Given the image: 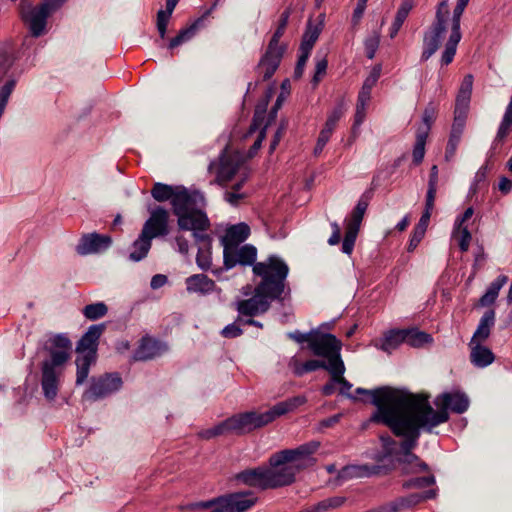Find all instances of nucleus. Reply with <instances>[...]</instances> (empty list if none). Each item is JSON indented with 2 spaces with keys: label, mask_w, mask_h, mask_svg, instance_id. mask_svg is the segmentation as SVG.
<instances>
[{
  "label": "nucleus",
  "mask_w": 512,
  "mask_h": 512,
  "mask_svg": "<svg viewBox=\"0 0 512 512\" xmlns=\"http://www.w3.org/2000/svg\"><path fill=\"white\" fill-rule=\"evenodd\" d=\"M373 420L375 423L388 426L396 436L404 437L400 444L401 453L393 459L389 446L395 445V442L389 436L381 437L388 453L381 457L378 463L346 465L338 472L336 480L385 476L396 467V463L403 473L417 475L412 480H435V474L425 462L412 453V450L417 446L421 429L432 432L433 428L447 422L445 412L434 413L428 396L412 394L405 404L397 407L392 413L382 410L373 417Z\"/></svg>",
  "instance_id": "obj_1"
},
{
  "label": "nucleus",
  "mask_w": 512,
  "mask_h": 512,
  "mask_svg": "<svg viewBox=\"0 0 512 512\" xmlns=\"http://www.w3.org/2000/svg\"><path fill=\"white\" fill-rule=\"evenodd\" d=\"M320 442L312 440L296 448L284 449L269 457V466H258L237 473L234 480H294L295 475L316 463Z\"/></svg>",
  "instance_id": "obj_2"
},
{
  "label": "nucleus",
  "mask_w": 512,
  "mask_h": 512,
  "mask_svg": "<svg viewBox=\"0 0 512 512\" xmlns=\"http://www.w3.org/2000/svg\"><path fill=\"white\" fill-rule=\"evenodd\" d=\"M206 199L202 192L176 187V195L172 201V211L177 216L180 230H209L210 220L204 212Z\"/></svg>",
  "instance_id": "obj_3"
},
{
  "label": "nucleus",
  "mask_w": 512,
  "mask_h": 512,
  "mask_svg": "<svg viewBox=\"0 0 512 512\" xmlns=\"http://www.w3.org/2000/svg\"><path fill=\"white\" fill-rule=\"evenodd\" d=\"M253 273L261 278L256 285L260 291L272 300L283 303L291 294L287 283L289 266L278 255H270L265 261L253 265Z\"/></svg>",
  "instance_id": "obj_4"
},
{
  "label": "nucleus",
  "mask_w": 512,
  "mask_h": 512,
  "mask_svg": "<svg viewBox=\"0 0 512 512\" xmlns=\"http://www.w3.org/2000/svg\"><path fill=\"white\" fill-rule=\"evenodd\" d=\"M289 17V9L281 13L277 28L268 43L265 53L259 60L257 72L262 76L263 81L269 80L274 75L287 49V45L280 43V39L285 33Z\"/></svg>",
  "instance_id": "obj_5"
},
{
  "label": "nucleus",
  "mask_w": 512,
  "mask_h": 512,
  "mask_svg": "<svg viewBox=\"0 0 512 512\" xmlns=\"http://www.w3.org/2000/svg\"><path fill=\"white\" fill-rule=\"evenodd\" d=\"M257 502V498L251 492L230 493L212 498L207 501L193 502L186 505L185 509L194 511L209 509V512H246Z\"/></svg>",
  "instance_id": "obj_6"
},
{
  "label": "nucleus",
  "mask_w": 512,
  "mask_h": 512,
  "mask_svg": "<svg viewBox=\"0 0 512 512\" xmlns=\"http://www.w3.org/2000/svg\"><path fill=\"white\" fill-rule=\"evenodd\" d=\"M341 348V341L331 333L315 332L309 339L308 349L313 355L325 358L326 364L333 374L345 372V365L340 354Z\"/></svg>",
  "instance_id": "obj_7"
},
{
  "label": "nucleus",
  "mask_w": 512,
  "mask_h": 512,
  "mask_svg": "<svg viewBox=\"0 0 512 512\" xmlns=\"http://www.w3.org/2000/svg\"><path fill=\"white\" fill-rule=\"evenodd\" d=\"M354 395L357 397L358 395H367L370 397L368 402L376 406L375 412L370 417V421L374 422L373 417L376 416L378 412L384 410L392 413L397 407L405 404L407 398L412 395V393L404 389L384 386L372 390L359 387L355 390Z\"/></svg>",
  "instance_id": "obj_8"
},
{
  "label": "nucleus",
  "mask_w": 512,
  "mask_h": 512,
  "mask_svg": "<svg viewBox=\"0 0 512 512\" xmlns=\"http://www.w3.org/2000/svg\"><path fill=\"white\" fill-rule=\"evenodd\" d=\"M449 0H441L435 11V20L424 33L423 36V51L421 54V61L425 62L430 59L440 47L444 33L446 31V17L449 13L448 10Z\"/></svg>",
  "instance_id": "obj_9"
},
{
  "label": "nucleus",
  "mask_w": 512,
  "mask_h": 512,
  "mask_svg": "<svg viewBox=\"0 0 512 512\" xmlns=\"http://www.w3.org/2000/svg\"><path fill=\"white\" fill-rule=\"evenodd\" d=\"M122 386L123 380L118 372L104 373L90 379L82 399L88 402L103 400L120 391Z\"/></svg>",
  "instance_id": "obj_10"
},
{
  "label": "nucleus",
  "mask_w": 512,
  "mask_h": 512,
  "mask_svg": "<svg viewBox=\"0 0 512 512\" xmlns=\"http://www.w3.org/2000/svg\"><path fill=\"white\" fill-rule=\"evenodd\" d=\"M66 363L64 353H54L53 359L42 363L41 387L47 400H54L57 396L63 365Z\"/></svg>",
  "instance_id": "obj_11"
},
{
  "label": "nucleus",
  "mask_w": 512,
  "mask_h": 512,
  "mask_svg": "<svg viewBox=\"0 0 512 512\" xmlns=\"http://www.w3.org/2000/svg\"><path fill=\"white\" fill-rule=\"evenodd\" d=\"M368 205L369 197L363 194L358 200L350 217L346 220V231L341 247V251L344 254L350 255L353 252L360 225Z\"/></svg>",
  "instance_id": "obj_12"
},
{
  "label": "nucleus",
  "mask_w": 512,
  "mask_h": 512,
  "mask_svg": "<svg viewBox=\"0 0 512 512\" xmlns=\"http://www.w3.org/2000/svg\"><path fill=\"white\" fill-rule=\"evenodd\" d=\"M18 10L21 20L33 37L38 38L46 33L47 20L50 16L39 5L34 6L29 0H21Z\"/></svg>",
  "instance_id": "obj_13"
},
{
  "label": "nucleus",
  "mask_w": 512,
  "mask_h": 512,
  "mask_svg": "<svg viewBox=\"0 0 512 512\" xmlns=\"http://www.w3.org/2000/svg\"><path fill=\"white\" fill-rule=\"evenodd\" d=\"M257 249L250 244L223 248V270L228 271L236 265L252 266L257 263Z\"/></svg>",
  "instance_id": "obj_14"
},
{
  "label": "nucleus",
  "mask_w": 512,
  "mask_h": 512,
  "mask_svg": "<svg viewBox=\"0 0 512 512\" xmlns=\"http://www.w3.org/2000/svg\"><path fill=\"white\" fill-rule=\"evenodd\" d=\"M437 495L436 489H428L421 493H412L408 496L398 497L390 502L376 506L378 512H401L405 509H412L419 503L433 499Z\"/></svg>",
  "instance_id": "obj_15"
},
{
  "label": "nucleus",
  "mask_w": 512,
  "mask_h": 512,
  "mask_svg": "<svg viewBox=\"0 0 512 512\" xmlns=\"http://www.w3.org/2000/svg\"><path fill=\"white\" fill-rule=\"evenodd\" d=\"M469 404V398L464 392H444L438 395L435 399V405L439 407V410H434V413L445 412L448 420V410H451L452 412L457 414H462L468 410Z\"/></svg>",
  "instance_id": "obj_16"
},
{
  "label": "nucleus",
  "mask_w": 512,
  "mask_h": 512,
  "mask_svg": "<svg viewBox=\"0 0 512 512\" xmlns=\"http://www.w3.org/2000/svg\"><path fill=\"white\" fill-rule=\"evenodd\" d=\"M272 301L273 300L270 299L268 295L255 287L254 295L251 298L239 300L236 302V310L238 311L240 317H254L267 312Z\"/></svg>",
  "instance_id": "obj_17"
},
{
  "label": "nucleus",
  "mask_w": 512,
  "mask_h": 512,
  "mask_svg": "<svg viewBox=\"0 0 512 512\" xmlns=\"http://www.w3.org/2000/svg\"><path fill=\"white\" fill-rule=\"evenodd\" d=\"M169 214L163 207H156L150 213V217L145 221L142 232L151 239L166 236L168 234Z\"/></svg>",
  "instance_id": "obj_18"
},
{
  "label": "nucleus",
  "mask_w": 512,
  "mask_h": 512,
  "mask_svg": "<svg viewBox=\"0 0 512 512\" xmlns=\"http://www.w3.org/2000/svg\"><path fill=\"white\" fill-rule=\"evenodd\" d=\"M208 230H193L192 235L196 245L198 246V252L196 255V264L203 270L207 271L210 269L212 264L211 247L212 237L207 233Z\"/></svg>",
  "instance_id": "obj_19"
},
{
  "label": "nucleus",
  "mask_w": 512,
  "mask_h": 512,
  "mask_svg": "<svg viewBox=\"0 0 512 512\" xmlns=\"http://www.w3.org/2000/svg\"><path fill=\"white\" fill-rule=\"evenodd\" d=\"M112 243V239L107 235L90 233L83 235L76 246V252L79 255H89L100 253L107 250Z\"/></svg>",
  "instance_id": "obj_20"
},
{
  "label": "nucleus",
  "mask_w": 512,
  "mask_h": 512,
  "mask_svg": "<svg viewBox=\"0 0 512 512\" xmlns=\"http://www.w3.org/2000/svg\"><path fill=\"white\" fill-rule=\"evenodd\" d=\"M233 433L244 434L265 426L262 413L254 411L244 412L229 418Z\"/></svg>",
  "instance_id": "obj_21"
},
{
  "label": "nucleus",
  "mask_w": 512,
  "mask_h": 512,
  "mask_svg": "<svg viewBox=\"0 0 512 512\" xmlns=\"http://www.w3.org/2000/svg\"><path fill=\"white\" fill-rule=\"evenodd\" d=\"M168 350L166 343L156 340L152 337H143L141 342L133 354V359L136 361L151 360L155 357L161 356Z\"/></svg>",
  "instance_id": "obj_22"
},
{
  "label": "nucleus",
  "mask_w": 512,
  "mask_h": 512,
  "mask_svg": "<svg viewBox=\"0 0 512 512\" xmlns=\"http://www.w3.org/2000/svg\"><path fill=\"white\" fill-rule=\"evenodd\" d=\"M462 38L461 34V17L453 15L451 19V32L448 41L445 44L444 50L441 55V65H449L456 54L457 46Z\"/></svg>",
  "instance_id": "obj_23"
},
{
  "label": "nucleus",
  "mask_w": 512,
  "mask_h": 512,
  "mask_svg": "<svg viewBox=\"0 0 512 512\" xmlns=\"http://www.w3.org/2000/svg\"><path fill=\"white\" fill-rule=\"evenodd\" d=\"M186 290L190 294L200 296L210 295L214 292H221L216 283L206 274H193L185 279Z\"/></svg>",
  "instance_id": "obj_24"
},
{
  "label": "nucleus",
  "mask_w": 512,
  "mask_h": 512,
  "mask_svg": "<svg viewBox=\"0 0 512 512\" xmlns=\"http://www.w3.org/2000/svg\"><path fill=\"white\" fill-rule=\"evenodd\" d=\"M307 398L303 395L294 396L284 401L276 403L272 408L262 413L265 424L273 422L276 418L294 411L299 406L305 404Z\"/></svg>",
  "instance_id": "obj_25"
},
{
  "label": "nucleus",
  "mask_w": 512,
  "mask_h": 512,
  "mask_svg": "<svg viewBox=\"0 0 512 512\" xmlns=\"http://www.w3.org/2000/svg\"><path fill=\"white\" fill-rule=\"evenodd\" d=\"M104 324L91 325L80 338L76 351L78 354L93 355L96 357L98 340L104 331Z\"/></svg>",
  "instance_id": "obj_26"
},
{
  "label": "nucleus",
  "mask_w": 512,
  "mask_h": 512,
  "mask_svg": "<svg viewBox=\"0 0 512 512\" xmlns=\"http://www.w3.org/2000/svg\"><path fill=\"white\" fill-rule=\"evenodd\" d=\"M250 235V227L248 224L244 222H240L235 225H231L227 228L225 235L222 237L221 242L223 248L225 246H235L240 245L244 242Z\"/></svg>",
  "instance_id": "obj_27"
},
{
  "label": "nucleus",
  "mask_w": 512,
  "mask_h": 512,
  "mask_svg": "<svg viewBox=\"0 0 512 512\" xmlns=\"http://www.w3.org/2000/svg\"><path fill=\"white\" fill-rule=\"evenodd\" d=\"M495 325V311L493 309L487 310L480 318L478 326L470 340L469 345L474 343L484 342L491 333V329Z\"/></svg>",
  "instance_id": "obj_28"
},
{
  "label": "nucleus",
  "mask_w": 512,
  "mask_h": 512,
  "mask_svg": "<svg viewBox=\"0 0 512 512\" xmlns=\"http://www.w3.org/2000/svg\"><path fill=\"white\" fill-rule=\"evenodd\" d=\"M473 76L467 74L464 76L458 90L454 111L468 112L473 88Z\"/></svg>",
  "instance_id": "obj_29"
},
{
  "label": "nucleus",
  "mask_w": 512,
  "mask_h": 512,
  "mask_svg": "<svg viewBox=\"0 0 512 512\" xmlns=\"http://www.w3.org/2000/svg\"><path fill=\"white\" fill-rule=\"evenodd\" d=\"M239 168V161L236 157L228 156L225 153L220 155V165L217 171V181L226 184L236 174Z\"/></svg>",
  "instance_id": "obj_30"
},
{
  "label": "nucleus",
  "mask_w": 512,
  "mask_h": 512,
  "mask_svg": "<svg viewBox=\"0 0 512 512\" xmlns=\"http://www.w3.org/2000/svg\"><path fill=\"white\" fill-rule=\"evenodd\" d=\"M469 346L471 348L470 359L475 367L485 368L494 362L495 355L482 343H474Z\"/></svg>",
  "instance_id": "obj_31"
},
{
  "label": "nucleus",
  "mask_w": 512,
  "mask_h": 512,
  "mask_svg": "<svg viewBox=\"0 0 512 512\" xmlns=\"http://www.w3.org/2000/svg\"><path fill=\"white\" fill-rule=\"evenodd\" d=\"M402 343H405L404 329H391L384 333L377 347L390 354Z\"/></svg>",
  "instance_id": "obj_32"
},
{
  "label": "nucleus",
  "mask_w": 512,
  "mask_h": 512,
  "mask_svg": "<svg viewBox=\"0 0 512 512\" xmlns=\"http://www.w3.org/2000/svg\"><path fill=\"white\" fill-rule=\"evenodd\" d=\"M321 31V24H312L309 22L302 36L299 52L310 54L317 39L319 38Z\"/></svg>",
  "instance_id": "obj_33"
},
{
  "label": "nucleus",
  "mask_w": 512,
  "mask_h": 512,
  "mask_svg": "<svg viewBox=\"0 0 512 512\" xmlns=\"http://www.w3.org/2000/svg\"><path fill=\"white\" fill-rule=\"evenodd\" d=\"M151 241L152 239L148 237V235H144L141 231L138 238L132 244V251L129 254V259L134 262L143 260L151 248Z\"/></svg>",
  "instance_id": "obj_34"
},
{
  "label": "nucleus",
  "mask_w": 512,
  "mask_h": 512,
  "mask_svg": "<svg viewBox=\"0 0 512 512\" xmlns=\"http://www.w3.org/2000/svg\"><path fill=\"white\" fill-rule=\"evenodd\" d=\"M405 343L413 348H420L433 342L430 334L420 331L418 328L404 329Z\"/></svg>",
  "instance_id": "obj_35"
},
{
  "label": "nucleus",
  "mask_w": 512,
  "mask_h": 512,
  "mask_svg": "<svg viewBox=\"0 0 512 512\" xmlns=\"http://www.w3.org/2000/svg\"><path fill=\"white\" fill-rule=\"evenodd\" d=\"M96 361V357L93 355L78 354L75 360L77 371H76V385H82L86 382L90 367Z\"/></svg>",
  "instance_id": "obj_36"
},
{
  "label": "nucleus",
  "mask_w": 512,
  "mask_h": 512,
  "mask_svg": "<svg viewBox=\"0 0 512 512\" xmlns=\"http://www.w3.org/2000/svg\"><path fill=\"white\" fill-rule=\"evenodd\" d=\"M508 277L505 275H499L494 281L490 283L486 292L482 295L479 302L481 306H489L493 304L502 287L507 283Z\"/></svg>",
  "instance_id": "obj_37"
},
{
  "label": "nucleus",
  "mask_w": 512,
  "mask_h": 512,
  "mask_svg": "<svg viewBox=\"0 0 512 512\" xmlns=\"http://www.w3.org/2000/svg\"><path fill=\"white\" fill-rule=\"evenodd\" d=\"M179 0H166V9L157 12V30L161 39L166 36L167 25Z\"/></svg>",
  "instance_id": "obj_38"
},
{
  "label": "nucleus",
  "mask_w": 512,
  "mask_h": 512,
  "mask_svg": "<svg viewBox=\"0 0 512 512\" xmlns=\"http://www.w3.org/2000/svg\"><path fill=\"white\" fill-rule=\"evenodd\" d=\"M201 21H202L201 19H198L190 26L181 29L179 31V33L174 38H172L170 40V42L168 44V48L174 49V48L182 45L183 43L191 40L195 36L196 31H197L198 26L201 23Z\"/></svg>",
  "instance_id": "obj_39"
},
{
  "label": "nucleus",
  "mask_w": 512,
  "mask_h": 512,
  "mask_svg": "<svg viewBox=\"0 0 512 512\" xmlns=\"http://www.w3.org/2000/svg\"><path fill=\"white\" fill-rule=\"evenodd\" d=\"M381 75V66L375 65L368 77L364 80L361 90L359 91L358 97L363 98V100L371 99V91L373 87L376 85Z\"/></svg>",
  "instance_id": "obj_40"
},
{
  "label": "nucleus",
  "mask_w": 512,
  "mask_h": 512,
  "mask_svg": "<svg viewBox=\"0 0 512 512\" xmlns=\"http://www.w3.org/2000/svg\"><path fill=\"white\" fill-rule=\"evenodd\" d=\"M151 195L158 202L170 200L172 203L173 197L176 195V187L157 182L151 190Z\"/></svg>",
  "instance_id": "obj_41"
},
{
  "label": "nucleus",
  "mask_w": 512,
  "mask_h": 512,
  "mask_svg": "<svg viewBox=\"0 0 512 512\" xmlns=\"http://www.w3.org/2000/svg\"><path fill=\"white\" fill-rule=\"evenodd\" d=\"M50 358L53 359L54 353H64L66 361L69 359V350L71 348V342L66 335L58 334L51 339Z\"/></svg>",
  "instance_id": "obj_42"
},
{
  "label": "nucleus",
  "mask_w": 512,
  "mask_h": 512,
  "mask_svg": "<svg viewBox=\"0 0 512 512\" xmlns=\"http://www.w3.org/2000/svg\"><path fill=\"white\" fill-rule=\"evenodd\" d=\"M108 312V307L104 302H95L86 305L82 309V314L88 320L95 321L104 317Z\"/></svg>",
  "instance_id": "obj_43"
},
{
  "label": "nucleus",
  "mask_w": 512,
  "mask_h": 512,
  "mask_svg": "<svg viewBox=\"0 0 512 512\" xmlns=\"http://www.w3.org/2000/svg\"><path fill=\"white\" fill-rule=\"evenodd\" d=\"M17 60L16 52L12 49L0 50V81L7 75Z\"/></svg>",
  "instance_id": "obj_44"
},
{
  "label": "nucleus",
  "mask_w": 512,
  "mask_h": 512,
  "mask_svg": "<svg viewBox=\"0 0 512 512\" xmlns=\"http://www.w3.org/2000/svg\"><path fill=\"white\" fill-rule=\"evenodd\" d=\"M427 130L426 131H417L416 133V141L413 147V162L417 165L423 161L425 155V144L427 140Z\"/></svg>",
  "instance_id": "obj_45"
},
{
  "label": "nucleus",
  "mask_w": 512,
  "mask_h": 512,
  "mask_svg": "<svg viewBox=\"0 0 512 512\" xmlns=\"http://www.w3.org/2000/svg\"><path fill=\"white\" fill-rule=\"evenodd\" d=\"M16 86L15 79H9L0 87V119L2 118L9 98Z\"/></svg>",
  "instance_id": "obj_46"
},
{
  "label": "nucleus",
  "mask_w": 512,
  "mask_h": 512,
  "mask_svg": "<svg viewBox=\"0 0 512 512\" xmlns=\"http://www.w3.org/2000/svg\"><path fill=\"white\" fill-rule=\"evenodd\" d=\"M511 125H512V122L507 121L502 118L501 123L497 130L496 136L492 142L491 150L496 151L498 149V147L502 144V142L505 140V138L509 134Z\"/></svg>",
  "instance_id": "obj_47"
},
{
  "label": "nucleus",
  "mask_w": 512,
  "mask_h": 512,
  "mask_svg": "<svg viewBox=\"0 0 512 512\" xmlns=\"http://www.w3.org/2000/svg\"><path fill=\"white\" fill-rule=\"evenodd\" d=\"M370 100H363V98H357L356 111L354 115L353 132L358 129L366 118V109Z\"/></svg>",
  "instance_id": "obj_48"
},
{
  "label": "nucleus",
  "mask_w": 512,
  "mask_h": 512,
  "mask_svg": "<svg viewBox=\"0 0 512 512\" xmlns=\"http://www.w3.org/2000/svg\"><path fill=\"white\" fill-rule=\"evenodd\" d=\"M346 500L347 498L344 496H334L318 502L317 506L320 512H327L330 509L341 507Z\"/></svg>",
  "instance_id": "obj_49"
},
{
  "label": "nucleus",
  "mask_w": 512,
  "mask_h": 512,
  "mask_svg": "<svg viewBox=\"0 0 512 512\" xmlns=\"http://www.w3.org/2000/svg\"><path fill=\"white\" fill-rule=\"evenodd\" d=\"M241 325H244L243 319L240 316H238L237 319L235 320V322L226 325L222 329L221 335L224 338H236V337L242 335V333H243Z\"/></svg>",
  "instance_id": "obj_50"
},
{
  "label": "nucleus",
  "mask_w": 512,
  "mask_h": 512,
  "mask_svg": "<svg viewBox=\"0 0 512 512\" xmlns=\"http://www.w3.org/2000/svg\"><path fill=\"white\" fill-rule=\"evenodd\" d=\"M452 237L456 239L459 249L462 252L468 251L470 242L472 240V235L468 227L459 228L458 233H456V235L452 234Z\"/></svg>",
  "instance_id": "obj_51"
},
{
  "label": "nucleus",
  "mask_w": 512,
  "mask_h": 512,
  "mask_svg": "<svg viewBox=\"0 0 512 512\" xmlns=\"http://www.w3.org/2000/svg\"><path fill=\"white\" fill-rule=\"evenodd\" d=\"M414 7V0H403L396 12L394 22L403 25Z\"/></svg>",
  "instance_id": "obj_52"
},
{
  "label": "nucleus",
  "mask_w": 512,
  "mask_h": 512,
  "mask_svg": "<svg viewBox=\"0 0 512 512\" xmlns=\"http://www.w3.org/2000/svg\"><path fill=\"white\" fill-rule=\"evenodd\" d=\"M379 43L380 37L378 34L371 35L365 39L364 47L368 59H373L375 57L376 51L379 47Z\"/></svg>",
  "instance_id": "obj_53"
},
{
  "label": "nucleus",
  "mask_w": 512,
  "mask_h": 512,
  "mask_svg": "<svg viewBox=\"0 0 512 512\" xmlns=\"http://www.w3.org/2000/svg\"><path fill=\"white\" fill-rule=\"evenodd\" d=\"M435 114V108L432 105L427 106L422 115L423 126L420 127L417 131H426L427 129L428 135L431 129V125L435 119Z\"/></svg>",
  "instance_id": "obj_54"
},
{
  "label": "nucleus",
  "mask_w": 512,
  "mask_h": 512,
  "mask_svg": "<svg viewBox=\"0 0 512 512\" xmlns=\"http://www.w3.org/2000/svg\"><path fill=\"white\" fill-rule=\"evenodd\" d=\"M468 112L454 111V120L451 131L463 134Z\"/></svg>",
  "instance_id": "obj_55"
},
{
  "label": "nucleus",
  "mask_w": 512,
  "mask_h": 512,
  "mask_svg": "<svg viewBox=\"0 0 512 512\" xmlns=\"http://www.w3.org/2000/svg\"><path fill=\"white\" fill-rule=\"evenodd\" d=\"M343 113H344L343 105L340 104V105L336 106L328 115L327 120L324 125L335 130L338 121L343 116Z\"/></svg>",
  "instance_id": "obj_56"
},
{
  "label": "nucleus",
  "mask_w": 512,
  "mask_h": 512,
  "mask_svg": "<svg viewBox=\"0 0 512 512\" xmlns=\"http://www.w3.org/2000/svg\"><path fill=\"white\" fill-rule=\"evenodd\" d=\"M474 214L473 207H468L461 215H458L454 221L453 225V235L458 233V229L462 227H467L465 224Z\"/></svg>",
  "instance_id": "obj_57"
},
{
  "label": "nucleus",
  "mask_w": 512,
  "mask_h": 512,
  "mask_svg": "<svg viewBox=\"0 0 512 512\" xmlns=\"http://www.w3.org/2000/svg\"><path fill=\"white\" fill-rule=\"evenodd\" d=\"M337 383L340 385V394L343 395V396H346L347 398L353 400V401H356L358 400L359 398L350 393V390L352 388V383H350L346 378L342 376H337V379H336Z\"/></svg>",
  "instance_id": "obj_58"
},
{
  "label": "nucleus",
  "mask_w": 512,
  "mask_h": 512,
  "mask_svg": "<svg viewBox=\"0 0 512 512\" xmlns=\"http://www.w3.org/2000/svg\"><path fill=\"white\" fill-rule=\"evenodd\" d=\"M67 0H43L39 6L48 16L60 9Z\"/></svg>",
  "instance_id": "obj_59"
},
{
  "label": "nucleus",
  "mask_w": 512,
  "mask_h": 512,
  "mask_svg": "<svg viewBox=\"0 0 512 512\" xmlns=\"http://www.w3.org/2000/svg\"><path fill=\"white\" fill-rule=\"evenodd\" d=\"M305 374L316 371L318 369H324L330 372V368L327 366L325 360L311 359L303 363Z\"/></svg>",
  "instance_id": "obj_60"
},
{
  "label": "nucleus",
  "mask_w": 512,
  "mask_h": 512,
  "mask_svg": "<svg viewBox=\"0 0 512 512\" xmlns=\"http://www.w3.org/2000/svg\"><path fill=\"white\" fill-rule=\"evenodd\" d=\"M328 66L327 59L325 57L321 59H317L316 65H315V74L313 76L312 82L313 84H318L320 81V78L326 73Z\"/></svg>",
  "instance_id": "obj_61"
},
{
  "label": "nucleus",
  "mask_w": 512,
  "mask_h": 512,
  "mask_svg": "<svg viewBox=\"0 0 512 512\" xmlns=\"http://www.w3.org/2000/svg\"><path fill=\"white\" fill-rule=\"evenodd\" d=\"M310 54L299 52L298 60L294 69V78L299 79L304 73V68L309 59Z\"/></svg>",
  "instance_id": "obj_62"
},
{
  "label": "nucleus",
  "mask_w": 512,
  "mask_h": 512,
  "mask_svg": "<svg viewBox=\"0 0 512 512\" xmlns=\"http://www.w3.org/2000/svg\"><path fill=\"white\" fill-rule=\"evenodd\" d=\"M344 373L345 372L333 374V372H329V374L331 375V380L327 382L325 385H323L321 388V392L324 396H331L335 392L336 385L338 384L336 381L337 376H342L344 375Z\"/></svg>",
  "instance_id": "obj_63"
},
{
  "label": "nucleus",
  "mask_w": 512,
  "mask_h": 512,
  "mask_svg": "<svg viewBox=\"0 0 512 512\" xmlns=\"http://www.w3.org/2000/svg\"><path fill=\"white\" fill-rule=\"evenodd\" d=\"M212 430L214 437L224 435L227 433H233L229 418L212 427Z\"/></svg>",
  "instance_id": "obj_64"
}]
</instances>
